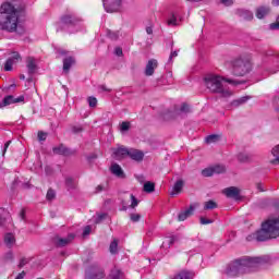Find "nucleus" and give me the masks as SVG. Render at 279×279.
<instances>
[{"mask_svg": "<svg viewBox=\"0 0 279 279\" xmlns=\"http://www.w3.org/2000/svg\"><path fill=\"white\" fill-rule=\"evenodd\" d=\"M119 247V240L114 239L109 246V252L111 254H117Z\"/></svg>", "mask_w": 279, "mask_h": 279, "instance_id": "obj_30", "label": "nucleus"}, {"mask_svg": "<svg viewBox=\"0 0 279 279\" xmlns=\"http://www.w3.org/2000/svg\"><path fill=\"white\" fill-rule=\"evenodd\" d=\"M256 239L257 241H269V239H275V238L262 225V229L256 232Z\"/></svg>", "mask_w": 279, "mask_h": 279, "instance_id": "obj_14", "label": "nucleus"}, {"mask_svg": "<svg viewBox=\"0 0 279 279\" xmlns=\"http://www.w3.org/2000/svg\"><path fill=\"white\" fill-rule=\"evenodd\" d=\"M202 175H204V178H210V175H215V170L213 167L210 168H206L202 171Z\"/></svg>", "mask_w": 279, "mask_h": 279, "instance_id": "obj_32", "label": "nucleus"}, {"mask_svg": "<svg viewBox=\"0 0 279 279\" xmlns=\"http://www.w3.org/2000/svg\"><path fill=\"white\" fill-rule=\"evenodd\" d=\"M4 243H5V245H8V247H12V245H14V243H16V238H14V234H12V233H7L4 235Z\"/></svg>", "mask_w": 279, "mask_h": 279, "instance_id": "obj_24", "label": "nucleus"}, {"mask_svg": "<svg viewBox=\"0 0 279 279\" xmlns=\"http://www.w3.org/2000/svg\"><path fill=\"white\" fill-rule=\"evenodd\" d=\"M238 160H239V162H252V155L245 154V153H240L238 155Z\"/></svg>", "mask_w": 279, "mask_h": 279, "instance_id": "obj_29", "label": "nucleus"}, {"mask_svg": "<svg viewBox=\"0 0 279 279\" xmlns=\"http://www.w3.org/2000/svg\"><path fill=\"white\" fill-rule=\"evenodd\" d=\"M0 27L4 32H15L19 27V10L12 3L4 2L0 7Z\"/></svg>", "mask_w": 279, "mask_h": 279, "instance_id": "obj_2", "label": "nucleus"}, {"mask_svg": "<svg viewBox=\"0 0 279 279\" xmlns=\"http://www.w3.org/2000/svg\"><path fill=\"white\" fill-rule=\"evenodd\" d=\"M29 258H27V257H22L21 259H20V264L17 265V267L20 268V269H23V267H25V265H27V264H29Z\"/></svg>", "mask_w": 279, "mask_h": 279, "instance_id": "obj_35", "label": "nucleus"}, {"mask_svg": "<svg viewBox=\"0 0 279 279\" xmlns=\"http://www.w3.org/2000/svg\"><path fill=\"white\" fill-rule=\"evenodd\" d=\"M242 16L246 20V21H252L254 19V14L250 11H244L242 13Z\"/></svg>", "mask_w": 279, "mask_h": 279, "instance_id": "obj_39", "label": "nucleus"}, {"mask_svg": "<svg viewBox=\"0 0 279 279\" xmlns=\"http://www.w3.org/2000/svg\"><path fill=\"white\" fill-rule=\"evenodd\" d=\"M14 259V254H12V252H8L4 255V260H13Z\"/></svg>", "mask_w": 279, "mask_h": 279, "instance_id": "obj_51", "label": "nucleus"}, {"mask_svg": "<svg viewBox=\"0 0 279 279\" xmlns=\"http://www.w3.org/2000/svg\"><path fill=\"white\" fill-rule=\"evenodd\" d=\"M219 141V135H209L206 137V143H217Z\"/></svg>", "mask_w": 279, "mask_h": 279, "instance_id": "obj_36", "label": "nucleus"}, {"mask_svg": "<svg viewBox=\"0 0 279 279\" xmlns=\"http://www.w3.org/2000/svg\"><path fill=\"white\" fill-rule=\"evenodd\" d=\"M26 66L28 70L29 75H34L36 73L38 65H36V59L28 57L26 60Z\"/></svg>", "mask_w": 279, "mask_h": 279, "instance_id": "obj_16", "label": "nucleus"}, {"mask_svg": "<svg viewBox=\"0 0 279 279\" xmlns=\"http://www.w3.org/2000/svg\"><path fill=\"white\" fill-rule=\"evenodd\" d=\"M10 143H12V142H11V141H8V142L4 144L3 155L5 154V151H8V148L10 147Z\"/></svg>", "mask_w": 279, "mask_h": 279, "instance_id": "obj_56", "label": "nucleus"}, {"mask_svg": "<svg viewBox=\"0 0 279 279\" xmlns=\"http://www.w3.org/2000/svg\"><path fill=\"white\" fill-rule=\"evenodd\" d=\"M194 276L195 275L189 270H181L172 279H193Z\"/></svg>", "mask_w": 279, "mask_h": 279, "instance_id": "obj_19", "label": "nucleus"}, {"mask_svg": "<svg viewBox=\"0 0 279 279\" xmlns=\"http://www.w3.org/2000/svg\"><path fill=\"white\" fill-rule=\"evenodd\" d=\"M262 226L264 230H267L275 239L279 236V215L277 217H269Z\"/></svg>", "mask_w": 279, "mask_h": 279, "instance_id": "obj_5", "label": "nucleus"}, {"mask_svg": "<svg viewBox=\"0 0 279 279\" xmlns=\"http://www.w3.org/2000/svg\"><path fill=\"white\" fill-rule=\"evenodd\" d=\"M217 208V203L215 201H208L205 203L204 210H215Z\"/></svg>", "mask_w": 279, "mask_h": 279, "instance_id": "obj_31", "label": "nucleus"}, {"mask_svg": "<svg viewBox=\"0 0 279 279\" xmlns=\"http://www.w3.org/2000/svg\"><path fill=\"white\" fill-rule=\"evenodd\" d=\"M86 279H106V272L99 266H92L86 270Z\"/></svg>", "mask_w": 279, "mask_h": 279, "instance_id": "obj_7", "label": "nucleus"}, {"mask_svg": "<svg viewBox=\"0 0 279 279\" xmlns=\"http://www.w3.org/2000/svg\"><path fill=\"white\" fill-rule=\"evenodd\" d=\"M130 219H131V221L136 223V221H141V215L140 214H131Z\"/></svg>", "mask_w": 279, "mask_h": 279, "instance_id": "obj_44", "label": "nucleus"}, {"mask_svg": "<svg viewBox=\"0 0 279 279\" xmlns=\"http://www.w3.org/2000/svg\"><path fill=\"white\" fill-rule=\"evenodd\" d=\"M46 198L51 202V199H56V191L53 189H49L46 195Z\"/></svg>", "mask_w": 279, "mask_h": 279, "instance_id": "obj_34", "label": "nucleus"}, {"mask_svg": "<svg viewBox=\"0 0 279 279\" xmlns=\"http://www.w3.org/2000/svg\"><path fill=\"white\" fill-rule=\"evenodd\" d=\"M129 153H130V149H128V148H123V147L117 148L113 151V158L116 160H123V158L129 156Z\"/></svg>", "mask_w": 279, "mask_h": 279, "instance_id": "obj_15", "label": "nucleus"}, {"mask_svg": "<svg viewBox=\"0 0 279 279\" xmlns=\"http://www.w3.org/2000/svg\"><path fill=\"white\" fill-rule=\"evenodd\" d=\"M60 23H58L60 32H62L64 28H62V25H68L69 27H73L77 25V23H82V17L77 16L75 13H65L61 16Z\"/></svg>", "mask_w": 279, "mask_h": 279, "instance_id": "obj_6", "label": "nucleus"}, {"mask_svg": "<svg viewBox=\"0 0 279 279\" xmlns=\"http://www.w3.org/2000/svg\"><path fill=\"white\" fill-rule=\"evenodd\" d=\"M270 29H279V16L275 23L270 24Z\"/></svg>", "mask_w": 279, "mask_h": 279, "instance_id": "obj_52", "label": "nucleus"}, {"mask_svg": "<svg viewBox=\"0 0 279 279\" xmlns=\"http://www.w3.org/2000/svg\"><path fill=\"white\" fill-rule=\"evenodd\" d=\"M199 221H201L202 226H208V223H213L215 220L208 219L206 217H201Z\"/></svg>", "mask_w": 279, "mask_h": 279, "instance_id": "obj_42", "label": "nucleus"}, {"mask_svg": "<svg viewBox=\"0 0 279 279\" xmlns=\"http://www.w3.org/2000/svg\"><path fill=\"white\" fill-rule=\"evenodd\" d=\"M156 69H158V60L150 59L146 64L145 75L150 77V75H154V71H156Z\"/></svg>", "mask_w": 279, "mask_h": 279, "instance_id": "obj_12", "label": "nucleus"}, {"mask_svg": "<svg viewBox=\"0 0 279 279\" xmlns=\"http://www.w3.org/2000/svg\"><path fill=\"white\" fill-rule=\"evenodd\" d=\"M52 151L53 154H58L59 156H69L71 154L69 148H66L63 144L54 147Z\"/></svg>", "mask_w": 279, "mask_h": 279, "instance_id": "obj_18", "label": "nucleus"}, {"mask_svg": "<svg viewBox=\"0 0 279 279\" xmlns=\"http://www.w3.org/2000/svg\"><path fill=\"white\" fill-rule=\"evenodd\" d=\"M25 209H22L21 213H20V217L21 219H23V221H25Z\"/></svg>", "mask_w": 279, "mask_h": 279, "instance_id": "obj_57", "label": "nucleus"}, {"mask_svg": "<svg viewBox=\"0 0 279 279\" xmlns=\"http://www.w3.org/2000/svg\"><path fill=\"white\" fill-rule=\"evenodd\" d=\"M129 157L131 160L141 162L143 160V158H145V154L142 150L131 148V149H129Z\"/></svg>", "mask_w": 279, "mask_h": 279, "instance_id": "obj_13", "label": "nucleus"}, {"mask_svg": "<svg viewBox=\"0 0 279 279\" xmlns=\"http://www.w3.org/2000/svg\"><path fill=\"white\" fill-rule=\"evenodd\" d=\"M146 33L147 34H154V28L151 26L146 27Z\"/></svg>", "mask_w": 279, "mask_h": 279, "instance_id": "obj_59", "label": "nucleus"}, {"mask_svg": "<svg viewBox=\"0 0 279 279\" xmlns=\"http://www.w3.org/2000/svg\"><path fill=\"white\" fill-rule=\"evenodd\" d=\"M195 210V206L191 205L190 208L181 214H179V221H186L193 211Z\"/></svg>", "mask_w": 279, "mask_h": 279, "instance_id": "obj_20", "label": "nucleus"}, {"mask_svg": "<svg viewBox=\"0 0 279 279\" xmlns=\"http://www.w3.org/2000/svg\"><path fill=\"white\" fill-rule=\"evenodd\" d=\"M271 154L275 157V159L270 161L271 165H279V145L272 148Z\"/></svg>", "mask_w": 279, "mask_h": 279, "instance_id": "obj_28", "label": "nucleus"}, {"mask_svg": "<svg viewBox=\"0 0 279 279\" xmlns=\"http://www.w3.org/2000/svg\"><path fill=\"white\" fill-rule=\"evenodd\" d=\"M23 101H25V96H20L17 98H14V96L9 95V96L4 97V99L0 104V107L4 108V106H10L11 104H21Z\"/></svg>", "mask_w": 279, "mask_h": 279, "instance_id": "obj_10", "label": "nucleus"}, {"mask_svg": "<svg viewBox=\"0 0 279 279\" xmlns=\"http://www.w3.org/2000/svg\"><path fill=\"white\" fill-rule=\"evenodd\" d=\"M180 112H184L185 114H187V112H191V108L189 107V104L183 102L181 105Z\"/></svg>", "mask_w": 279, "mask_h": 279, "instance_id": "obj_38", "label": "nucleus"}, {"mask_svg": "<svg viewBox=\"0 0 279 279\" xmlns=\"http://www.w3.org/2000/svg\"><path fill=\"white\" fill-rule=\"evenodd\" d=\"M263 263V257L244 256L230 262L225 270V274L229 278H239V276H245V274L256 271V268L260 267Z\"/></svg>", "mask_w": 279, "mask_h": 279, "instance_id": "obj_1", "label": "nucleus"}, {"mask_svg": "<svg viewBox=\"0 0 279 279\" xmlns=\"http://www.w3.org/2000/svg\"><path fill=\"white\" fill-rule=\"evenodd\" d=\"M182 189H184V181L178 180L174 183L172 195H178V194L182 193Z\"/></svg>", "mask_w": 279, "mask_h": 279, "instance_id": "obj_23", "label": "nucleus"}, {"mask_svg": "<svg viewBox=\"0 0 279 279\" xmlns=\"http://www.w3.org/2000/svg\"><path fill=\"white\" fill-rule=\"evenodd\" d=\"M256 186H257V189H258V191H259L260 193H263V191H265V190L263 189V183H257Z\"/></svg>", "mask_w": 279, "mask_h": 279, "instance_id": "obj_60", "label": "nucleus"}, {"mask_svg": "<svg viewBox=\"0 0 279 279\" xmlns=\"http://www.w3.org/2000/svg\"><path fill=\"white\" fill-rule=\"evenodd\" d=\"M227 84H232L233 86H236L239 84H243L241 81L232 80V78H227L226 80Z\"/></svg>", "mask_w": 279, "mask_h": 279, "instance_id": "obj_49", "label": "nucleus"}, {"mask_svg": "<svg viewBox=\"0 0 279 279\" xmlns=\"http://www.w3.org/2000/svg\"><path fill=\"white\" fill-rule=\"evenodd\" d=\"M87 234H90V226H86L84 231H83L84 236H87Z\"/></svg>", "mask_w": 279, "mask_h": 279, "instance_id": "obj_53", "label": "nucleus"}, {"mask_svg": "<svg viewBox=\"0 0 279 279\" xmlns=\"http://www.w3.org/2000/svg\"><path fill=\"white\" fill-rule=\"evenodd\" d=\"M221 3H223V5H232L234 3V1H232V0H221Z\"/></svg>", "mask_w": 279, "mask_h": 279, "instance_id": "obj_55", "label": "nucleus"}, {"mask_svg": "<svg viewBox=\"0 0 279 279\" xmlns=\"http://www.w3.org/2000/svg\"><path fill=\"white\" fill-rule=\"evenodd\" d=\"M72 132L73 134H80L82 132H84V128L77 125V126H72Z\"/></svg>", "mask_w": 279, "mask_h": 279, "instance_id": "obj_46", "label": "nucleus"}, {"mask_svg": "<svg viewBox=\"0 0 279 279\" xmlns=\"http://www.w3.org/2000/svg\"><path fill=\"white\" fill-rule=\"evenodd\" d=\"M111 172L118 178H123V169H121V166H119V163H113L111 166Z\"/></svg>", "mask_w": 279, "mask_h": 279, "instance_id": "obj_25", "label": "nucleus"}, {"mask_svg": "<svg viewBox=\"0 0 279 279\" xmlns=\"http://www.w3.org/2000/svg\"><path fill=\"white\" fill-rule=\"evenodd\" d=\"M75 239V234L70 233L66 238H54V245L57 247H66Z\"/></svg>", "mask_w": 279, "mask_h": 279, "instance_id": "obj_9", "label": "nucleus"}, {"mask_svg": "<svg viewBox=\"0 0 279 279\" xmlns=\"http://www.w3.org/2000/svg\"><path fill=\"white\" fill-rule=\"evenodd\" d=\"M173 58H178V51H172L170 54V60H173Z\"/></svg>", "mask_w": 279, "mask_h": 279, "instance_id": "obj_58", "label": "nucleus"}, {"mask_svg": "<svg viewBox=\"0 0 279 279\" xmlns=\"http://www.w3.org/2000/svg\"><path fill=\"white\" fill-rule=\"evenodd\" d=\"M226 197H231L233 199H239V195H241V190L236 186H230L222 191Z\"/></svg>", "mask_w": 279, "mask_h": 279, "instance_id": "obj_11", "label": "nucleus"}, {"mask_svg": "<svg viewBox=\"0 0 279 279\" xmlns=\"http://www.w3.org/2000/svg\"><path fill=\"white\" fill-rule=\"evenodd\" d=\"M270 12L271 9L269 7L262 5L256 9L255 16L258 19H265V16H267Z\"/></svg>", "mask_w": 279, "mask_h": 279, "instance_id": "obj_17", "label": "nucleus"}, {"mask_svg": "<svg viewBox=\"0 0 279 279\" xmlns=\"http://www.w3.org/2000/svg\"><path fill=\"white\" fill-rule=\"evenodd\" d=\"M274 206H275V208H278V209H279V198H277V199L274 202Z\"/></svg>", "mask_w": 279, "mask_h": 279, "instance_id": "obj_64", "label": "nucleus"}, {"mask_svg": "<svg viewBox=\"0 0 279 279\" xmlns=\"http://www.w3.org/2000/svg\"><path fill=\"white\" fill-rule=\"evenodd\" d=\"M168 243H169V245L171 246V245H173V243H175V238H170L169 240H168Z\"/></svg>", "mask_w": 279, "mask_h": 279, "instance_id": "obj_62", "label": "nucleus"}, {"mask_svg": "<svg viewBox=\"0 0 279 279\" xmlns=\"http://www.w3.org/2000/svg\"><path fill=\"white\" fill-rule=\"evenodd\" d=\"M110 278L112 279H125V275L119 270L118 268H113L110 274Z\"/></svg>", "mask_w": 279, "mask_h": 279, "instance_id": "obj_27", "label": "nucleus"}, {"mask_svg": "<svg viewBox=\"0 0 279 279\" xmlns=\"http://www.w3.org/2000/svg\"><path fill=\"white\" fill-rule=\"evenodd\" d=\"M21 54L19 52H13V56L10 57L4 63V71H12V66L21 62Z\"/></svg>", "mask_w": 279, "mask_h": 279, "instance_id": "obj_8", "label": "nucleus"}, {"mask_svg": "<svg viewBox=\"0 0 279 279\" xmlns=\"http://www.w3.org/2000/svg\"><path fill=\"white\" fill-rule=\"evenodd\" d=\"M65 186H66L68 191H74V189H77V182L75 181V179H73L71 177H66L65 178Z\"/></svg>", "mask_w": 279, "mask_h": 279, "instance_id": "obj_22", "label": "nucleus"}, {"mask_svg": "<svg viewBox=\"0 0 279 279\" xmlns=\"http://www.w3.org/2000/svg\"><path fill=\"white\" fill-rule=\"evenodd\" d=\"M116 56H123V49L121 47L116 48Z\"/></svg>", "mask_w": 279, "mask_h": 279, "instance_id": "obj_54", "label": "nucleus"}, {"mask_svg": "<svg viewBox=\"0 0 279 279\" xmlns=\"http://www.w3.org/2000/svg\"><path fill=\"white\" fill-rule=\"evenodd\" d=\"M75 64V58L73 57H68L63 60V71L65 73H69L71 71V65Z\"/></svg>", "mask_w": 279, "mask_h": 279, "instance_id": "obj_21", "label": "nucleus"}, {"mask_svg": "<svg viewBox=\"0 0 279 279\" xmlns=\"http://www.w3.org/2000/svg\"><path fill=\"white\" fill-rule=\"evenodd\" d=\"M203 82L213 95H219V97L228 98L232 97L233 93L223 82V77L217 74H206Z\"/></svg>", "mask_w": 279, "mask_h": 279, "instance_id": "obj_3", "label": "nucleus"}, {"mask_svg": "<svg viewBox=\"0 0 279 279\" xmlns=\"http://www.w3.org/2000/svg\"><path fill=\"white\" fill-rule=\"evenodd\" d=\"M101 191H104V185H98L96 187V193H101Z\"/></svg>", "mask_w": 279, "mask_h": 279, "instance_id": "obj_61", "label": "nucleus"}, {"mask_svg": "<svg viewBox=\"0 0 279 279\" xmlns=\"http://www.w3.org/2000/svg\"><path fill=\"white\" fill-rule=\"evenodd\" d=\"M168 25H178V19L175 17V15H172L169 20H168Z\"/></svg>", "mask_w": 279, "mask_h": 279, "instance_id": "obj_47", "label": "nucleus"}, {"mask_svg": "<svg viewBox=\"0 0 279 279\" xmlns=\"http://www.w3.org/2000/svg\"><path fill=\"white\" fill-rule=\"evenodd\" d=\"M143 191L144 193H154V191H156V183L151 181L144 183Z\"/></svg>", "mask_w": 279, "mask_h": 279, "instance_id": "obj_26", "label": "nucleus"}, {"mask_svg": "<svg viewBox=\"0 0 279 279\" xmlns=\"http://www.w3.org/2000/svg\"><path fill=\"white\" fill-rule=\"evenodd\" d=\"M131 199H132V203H131L132 208H134L135 206H138V199L134 195H131Z\"/></svg>", "mask_w": 279, "mask_h": 279, "instance_id": "obj_50", "label": "nucleus"}, {"mask_svg": "<svg viewBox=\"0 0 279 279\" xmlns=\"http://www.w3.org/2000/svg\"><path fill=\"white\" fill-rule=\"evenodd\" d=\"M277 56H278V53H276V51H274V50H268L265 52L266 58H276Z\"/></svg>", "mask_w": 279, "mask_h": 279, "instance_id": "obj_48", "label": "nucleus"}, {"mask_svg": "<svg viewBox=\"0 0 279 279\" xmlns=\"http://www.w3.org/2000/svg\"><path fill=\"white\" fill-rule=\"evenodd\" d=\"M214 173H226V166L217 165L213 167Z\"/></svg>", "mask_w": 279, "mask_h": 279, "instance_id": "obj_33", "label": "nucleus"}, {"mask_svg": "<svg viewBox=\"0 0 279 279\" xmlns=\"http://www.w3.org/2000/svg\"><path fill=\"white\" fill-rule=\"evenodd\" d=\"M231 64L233 69V75H236V77H243L252 71V62H250L247 59L238 58L234 59Z\"/></svg>", "mask_w": 279, "mask_h": 279, "instance_id": "obj_4", "label": "nucleus"}, {"mask_svg": "<svg viewBox=\"0 0 279 279\" xmlns=\"http://www.w3.org/2000/svg\"><path fill=\"white\" fill-rule=\"evenodd\" d=\"M88 104L90 108H96L97 107V98L95 97H89L88 98Z\"/></svg>", "mask_w": 279, "mask_h": 279, "instance_id": "obj_43", "label": "nucleus"}, {"mask_svg": "<svg viewBox=\"0 0 279 279\" xmlns=\"http://www.w3.org/2000/svg\"><path fill=\"white\" fill-rule=\"evenodd\" d=\"M245 101H247V97H243L238 100H233L232 106H241L242 104H245Z\"/></svg>", "mask_w": 279, "mask_h": 279, "instance_id": "obj_41", "label": "nucleus"}, {"mask_svg": "<svg viewBox=\"0 0 279 279\" xmlns=\"http://www.w3.org/2000/svg\"><path fill=\"white\" fill-rule=\"evenodd\" d=\"M0 227H2L4 230H8V218L0 216Z\"/></svg>", "mask_w": 279, "mask_h": 279, "instance_id": "obj_37", "label": "nucleus"}, {"mask_svg": "<svg viewBox=\"0 0 279 279\" xmlns=\"http://www.w3.org/2000/svg\"><path fill=\"white\" fill-rule=\"evenodd\" d=\"M109 36H110V38H112L113 40H117V38H119V35H117V34H114V33H112V34L109 33Z\"/></svg>", "mask_w": 279, "mask_h": 279, "instance_id": "obj_63", "label": "nucleus"}, {"mask_svg": "<svg viewBox=\"0 0 279 279\" xmlns=\"http://www.w3.org/2000/svg\"><path fill=\"white\" fill-rule=\"evenodd\" d=\"M38 141H47V133L39 131L37 134Z\"/></svg>", "mask_w": 279, "mask_h": 279, "instance_id": "obj_45", "label": "nucleus"}, {"mask_svg": "<svg viewBox=\"0 0 279 279\" xmlns=\"http://www.w3.org/2000/svg\"><path fill=\"white\" fill-rule=\"evenodd\" d=\"M128 130H130V122H128V121L122 122L120 125V131L128 132Z\"/></svg>", "mask_w": 279, "mask_h": 279, "instance_id": "obj_40", "label": "nucleus"}]
</instances>
